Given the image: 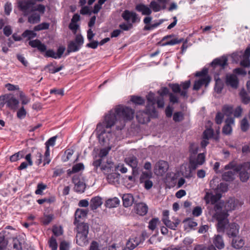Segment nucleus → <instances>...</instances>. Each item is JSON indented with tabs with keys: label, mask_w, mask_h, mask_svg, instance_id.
Listing matches in <instances>:
<instances>
[{
	"label": "nucleus",
	"mask_w": 250,
	"mask_h": 250,
	"mask_svg": "<svg viewBox=\"0 0 250 250\" xmlns=\"http://www.w3.org/2000/svg\"><path fill=\"white\" fill-rule=\"evenodd\" d=\"M134 111L122 105L116 106L106 114L102 122L98 124L96 131L99 141L104 144H108L111 140V128L116 125V129H122L125 122L133 118Z\"/></svg>",
	"instance_id": "1"
},
{
	"label": "nucleus",
	"mask_w": 250,
	"mask_h": 250,
	"mask_svg": "<svg viewBox=\"0 0 250 250\" xmlns=\"http://www.w3.org/2000/svg\"><path fill=\"white\" fill-rule=\"evenodd\" d=\"M217 212L213 214V220L217 221V230L219 232H226L229 237H235L239 233V226L236 223H229V213L221 212L220 209L216 208Z\"/></svg>",
	"instance_id": "2"
},
{
	"label": "nucleus",
	"mask_w": 250,
	"mask_h": 250,
	"mask_svg": "<svg viewBox=\"0 0 250 250\" xmlns=\"http://www.w3.org/2000/svg\"><path fill=\"white\" fill-rule=\"evenodd\" d=\"M242 205V203L240 202L239 200L234 198H230L226 203H217V204L214 206L213 208L211 207H209V214L212 218H213V214L217 212L216 208H218L219 209H220L221 212H225L228 213L229 211L237 208L239 207H241Z\"/></svg>",
	"instance_id": "3"
},
{
	"label": "nucleus",
	"mask_w": 250,
	"mask_h": 250,
	"mask_svg": "<svg viewBox=\"0 0 250 250\" xmlns=\"http://www.w3.org/2000/svg\"><path fill=\"white\" fill-rule=\"evenodd\" d=\"M205 161V155L204 153H199L196 158L193 156L190 157L189 167L188 170L183 173V175L186 178L192 177L191 169L195 170L199 166L203 165Z\"/></svg>",
	"instance_id": "4"
},
{
	"label": "nucleus",
	"mask_w": 250,
	"mask_h": 250,
	"mask_svg": "<svg viewBox=\"0 0 250 250\" xmlns=\"http://www.w3.org/2000/svg\"><path fill=\"white\" fill-rule=\"evenodd\" d=\"M191 84L190 81L188 80L181 82L180 84L170 83L169 87L174 93H179L180 96L184 98H188V91Z\"/></svg>",
	"instance_id": "5"
},
{
	"label": "nucleus",
	"mask_w": 250,
	"mask_h": 250,
	"mask_svg": "<svg viewBox=\"0 0 250 250\" xmlns=\"http://www.w3.org/2000/svg\"><path fill=\"white\" fill-rule=\"evenodd\" d=\"M29 45L32 47L37 48L41 52H45L44 56L46 57H51L55 59H57L56 53L52 49L46 50V46L42 43L39 40L36 39L30 41L29 42Z\"/></svg>",
	"instance_id": "6"
},
{
	"label": "nucleus",
	"mask_w": 250,
	"mask_h": 250,
	"mask_svg": "<svg viewBox=\"0 0 250 250\" xmlns=\"http://www.w3.org/2000/svg\"><path fill=\"white\" fill-rule=\"evenodd\" d=\"M5 104L10 109L16 110L18 108L19 101L13 94H5L0 97V104Z\"/></svg>",
	"instance_id": "7"
},
{
	"label": "nucleus",
	"mask_w": 250,
	"mask_h": 250,
	"mask_svg": "<svg viewBox=\"0 0 250 250\" xmlns=\"http://www.w3.org/2000/svg\"><path fill=\"white\" fill-rule=\"evenodd\" d=\"M147 104L146 105L147 113L150 116L156 117L157 116V112L155 107L157 97L152 92H149L146 96Z\"/></svg>",
	"instance_id": "8"
},
{
	"label": "nucleus",
	"mask_w": 250,
	"mask_h": 250,
	"mask_svg": "<svg viewBox=\"0 0 250 250\" xmlns=\"http://www.w3.org/2000/svg\"><path fill=\"white\" fill-rule=\"evenodd\" d=\"M84 42V39L81 34L76 35L75 40L70 41L67 46V52L68 54L79 51Z\"/></svg>",
	"instance_id": "9"
},
{
	"label": "nucleus",
	"mask_w": 250,
	"mask_h": 250,
	"mask_svg": "<svg viewBox=\"0 0 250 250\" xmlns=\"http://www.w3.org/2000/svg\"><path fill=\"white\" fill-rule=\"evenodd\" d=\"M18 7L22 12L24 16L34 11V3L31 0H20L18 2Z\"/></svg>",
	"instance_id": "10"
},
{
	"label": "nucleus",
	"mask_w": 250,
	"mask_h": 250,
	"mask_svg": "<svg viewBox=\"0 0 250 250\" xmlns=\"http://www.w3.org/2000/svg\"><path fill=\"white\" fill-rule=\"evenodd\" d=\"M74 189L77 192H83L85 188L84 180L81 175L76 174L72 178Z\"/></svg>",
	"instance_id": "11"
},
{
	"label": "nucleus",
	"mask_w": 250,
	"mask_h": 250,
	"mask_svg": "<svg viewBox=\"0 0 250 250\" xmlns=\"http://www.w3.org/2000/svg\"><path fill=\"white\" fill-rule=\"evenodd\" d=\"M122 17L126 22H130L133 25L140 21V18L136 12L128 10H125L122 13Z\"/></svg>",
	"instance_id": "12"
},
{
	"label": "nucleus",
	"mask_w": 250,
	"mask_h": 250,
	"mask_svg": "<svg viewBox=\"0 0 250 250\" xmlns=\"http://www.w3.org/2000/svg\"><path fill=\"white\" fill-rule=\"evenodd\" d=\"M168 164L165 161L160 160L155 165L154 172L158 176H162L168 170Z\"/></svg>",
	"instance_id": "13"
},
{
	"label": "nucleus",
	"mask_w": 250,
	"mask_h": 250,
	"mask_svg": "<svg viewBox=\"0 0 250 250\" xmlns=\"http://www.w3.org/2000/svg\"><path fill=\"white\" fill-rule=\"evenodd\" d=\"M221 198L220 194H213L211 192H207L204 197V200H205L207 204L210 203L211 206L208 207V212H209V207H211L212 208L216 204V203Z\"/></svg>",
	"instance_id": "14"
},
{
	"label": "nucleus",
	"mask_w": 250,
	"mask_h": 250,
	"mask_svg": "<svg viewBox=\"0 0 250 250\" xmlns=\"http://www.w3.org/2000/svg\"><path fill=\"white\" fill-rule=\"evenodd\" d=\"M239 81L236 75L233 74H227L226 77V84L233 89H236L238 86Z\"/></svg>",
	"instance_id": "15"
},
{
	"label": "nucleus",
	"mask_w": 250,
	"mask_h": 250,
	"mask_svg": "<svg viewBox=\"0 0 250 250\" xmlns=\"http://www.w3.org/2000/svg\"><path fill=\"white\" fill-rule=\"evenodd\" d=\"M141 241L142 238L140 236H132L126 242V248L129 250H132L135 249Z\"/></svg>",
	"instance_id": "16"
},
{
	"label": "nucleus",
	"mask_w": 250,
	"mask_h": 250,
	"mask_svg": "<svg viewBox=\"0 0 250 250\" xmlns=\"http://www.w3.org/2000/svg\"><path fill=\"white\" fill-rule=\"evenodd\" d=\"M210 81V78L209 76L200 78L199 80L195 81L193 86V89L194 90L197 91L204 85L206 87L208 86Z\"/></svg>",
	"instance_id": "17"
},
{
	"label": "nucleus",
	"mask_w": 250,
	"mask_h": 250,
	"mask_svg": "<svg viewBox=\"0 0 250 250\" xmlns=\"http://www.w3.org/2000/svg\"><path fill=\"white\" fill-rule=\"evenodd\" d=\"M135 10L143 15L149 16L152 13V10L147 5L139 3L135 6Z\"/></svg>",
	"instance_id": "18"
},
{
	"label": "nucleus",
	"mask_w": 250,
	"mask_h": 250,
	"mask_svg": "<svg viewBox=\"0 0 250 250\" xmlns=\"http://www.w3.org/2000/svg\"><path fill=\"white\" fill-rule=\"evenodd\" d=\"M228 59L225 56H222L219 58L215 59L211 63V65L215 68L219 66L224 69L227 65Z\"/></svg>",
	"instance_id": "19"
},
{
	"label": "nucleus",
	"mask_w": 250,
	"mask_h": 250,
	"mask_svg": "<svg viewBox=\"0 0 250 250\" xmlns=\"http://www.w3.org/2000/svg\"><path fill=\"white\" fill-rule=\"evenodd\" d=\"M225 125L223 128L222 132L226 135H229L232 132L231 125L234 124V118L228 117L225 121Z\"/></svg>",
	"instance_id": "20"
},
{
	"label": "nucleus",
	"mask_w": 250,
	"mask_h": 250,
	"mask_svg": "<svg viewBox=\"0 0 250 250\" xmlns=\"http://www.w3.org/2000/svg\"><path fill=\"white\" fill-rule=\"evenodd\" d=\"M212 243L214 246V247L219 250L223 249L225 247V243L223 237L219 235H215L212 238Z\"/></svg>",
	"instance_id": "21"
},
{
	"label": "nucleus",
	"mask_w": 250,
	"mask_h": 250,
	"mask_svg": "<svg viewBox=\"0 0 250 250\" xmlns=\"http://www.w3.org/2000/svg\"><path fill=\"white\" fill-rule=\"evenodd\" d=\"M136 212L141 215L144 216L146 215L148 211V207L144 203H139L135 206Z\"/></svg>",
	"instance_id": "22"
},
{
	"label": "nucleus",
	"mask_w": 250,
	"mask_h": 250,
	"mask_svg": "<svg viewBox=\"0 0 250 250\" xmlns=\"http://www.w3.org/2000/svg\"><path fill=\"white\" fill-rule=\"evenodd\" d=\"M103 204V201L100 196H95L91 198L90 201V208L91 210H95L100 207Z\"/></svg>",
	"instance_id": "23"
},
{
	"label": "nucleus",
	"mask_w": 250,
	"mask_h": 250,
	"mask_svg": "<svg viewBox=\"0 0 250 250\" xmlns=\"http://www.w3.org/2000/svg\"><path fill=\"white\" fill-rule=\"evenodd\" d=\"M163 223L166 226L167 228L170 229L175 230L177 226L180 223V220L178 219H175L174 221H171L168 219H162Z\"/></svg>",
	"instance_id": "24"
},
{
	"label": "nucleus",
	"mask_w": 250,
	"mask_h": 250,
	"mask_svg": "<svg viewBox=\"0 0 250 250\" xmlns=\"http://www.w3.org/2000/svg\"><path fill=\"white\" fill-rule=\"evenodd\" d=\"M76 243L81 246H84L88 244L87 234L77 233Z\"/></svg>",
	"instance_id": "25"
},
{
	"label": "nucleus",
	"mask_w": 250,
	"mask_h": 250,
	"mask_svg": "<svg viewBox=\"0 0 250 250\" xmlns=\"http://www.w3.org/2000/svg\"><path fill=\"white\" fill-rule=\"evenodd\" d=\"M87 210L83 209H77L75 213V221L74 222V225L79 223L80 219L86 217L87 214Z\"/></svg>",
	"instance_id": "26"
},
{
	"label": "nucleus",
	"mask_w": 250,
	"mask_h": 250,
	"mask_svg": "<svg viewBox=\"0 0 250 250\" xmlns=\"http://www.w3.org/2000/svg\"><path fill=\"white\" fill-rule=\"evenodd\" d=\"M123 205L125 207L127 208L131 206L133 202L134 198L131 194H125L122 197Z\"/></svg>",
	"instance_id": "27"
},
{
	"label": "nucleus",
	"mask_w": 250,
	"mask_h": 250,
	"mask_svg": "<svg viewBox=\"0 0 250 250\" xmlns=\"http://www.w3.org/2000/svg\"><path fill=\"white\" fill-rule=\"evenodd\" d=\"M125 161L126 164L132 168H135L138 166V159L133 155H129L126 157L125 159Z\"/></svg>",
	"instance_id": "28"
},
{
	"label": "nucleus",
	"mask_w": 250,
	"mask_h": 250,
	"mask_svg": "<svg viewBox=\"0 0 250 250\" xmlns=\"http://www.w3.org/2000/svg\"><path fill=\"white\" fill-rule=\"evenodd\" d=\"M76 225L77 226V233L88 234L89 226L87 223H78Z\"/></svg>",
	"instance_id": "29"
},
{
	"label": "nucleus",
	"mask_w": 250,
	"mask_h": 250,
	"mask_svg": "<svg viewBox=\"0 0 250 250\" xmlns=\"http://www.w3.org/2000/svg\"><path fill=\"white\" fill-rule=\"evenodd\" d=\"M84 167L83 163H80L74 165L71 169H69L67 170V173L68 175L75 173L79 172V171L84 169Z\"/></svg>",
	"instance_id": "30"
},
{
	"label": "nucleus",
	"mask_w": 250,
	"mask_h": 250,
	"mask_svg": "<svg viewBox=\"0 0 250 250\" xmlns=\"http://www.w3.org/2000/svg\"><path fill=\"white\" fill-rule=\"evenodd\" d=\"M146 115H149V114L147 113L146 109V112L144 111H139L136 114V119L138 120V122L140 124H145L146 122L148 121V119L146 116Z\"/></svg>",
	"instance_id": "31"
},
{
	"label": "nucleus",
	"mask_w": 250,
	"mask_h": 250,
	"mask_svg": "<svg viewBox=\"0 0 250 250\" xmlns=\"http://www.w3.org/2000/svg\"><path fill=\"white\" fill-rule=\"evenodd\" d=\"M244 244V239L240 237H235L232 241V246L236 249H239L243 247Z\"/></svg>",
	"instance_id": "32"
},
{
	"label": "nucleus",
	"mask_w": 250,
	"mask_h": 250,
	"mask_svg": "<svg viewBox=\"0 0 250 250\" xmlns=\"http://www.w3.org/2000/svg\"><path fill=\"white\" fill-rule=\"evenodd\" d=\"M184 41V38H175L171 40H169L168 39L166 40L165 42H160V43H161V45L163 46H167V45H174L177 44H179L182 42H183Z\"/></svg>",
	"instance_id": "33"
},
{
	"label": "nucleus",
	"mask_w": 250,
	"mask_h": 250,
	"mask_svg": "<svg viewBox=\"0 0 250 250\" xmlns=\"http://www.w3.org/2000/svg\"><path fill=\"white\" fill-rule=\"evenodd\" d=\"M120 204V200L117 197L109 199L106 201V206L109 208L116 207Z\"/></svg>",
	"instance_id": "34"
},
{
	"label": "nucleus",
	"mask_w": 250,
	"mask_h": 250,
	"mask_svg": "<svg viewBox=\"0 0 250 250\" xmlns=\"http://www.w3.org/2000/svg\"><path fill=\"white\" fill-rule=\"evenodd\" d=\"M119 176L116 173H111L107 175L106 179L109 184H114L118 182Z\"/></svg>",
	"instance_id": "35"
},
{
	"label": "nucleus",
	"mask_w": 250,
	"mask_h": 250,
	"mask_svg": "<svg viewBox=\"0 0 250 250\" xmlns=\"http://www.w3.org/2000/svg\"><path fill=\"white\" fill-rule=\"evenodd\" d=\"M24 156V152L23 151H20L11 156L10 157V161L11 162H15L23 158Z\"/></svg>",
	"instance_id": "36"
},
{
	"label": "nucleus",
	"mask_w": 250,
	"mask_h": 250,
	"mask_svg": "<svg viewBox=\"0 0 250 250\" xmlns=\"http://www.w3.org/2000/svg\"><path fill=\"white\" fill-rule=\"evenodd\" d=\"M40 15L36 13H33L28 17V21L29 23L34 24L39 22L40 21Z\"/></svg>",
	"instance_id": "37"
},
{
	"label": "nucleus",
	"mask_w": 250,
	"mask_h": 250,
	"mask_svg": "<svg viewBox=\"0 0 250 250\" xmlns=\"http://www.w3.org/2000/svg\"><path fill=\"white\" fill-rule=\"evenodd\" d=\"M35 31L34 30H26L22 33L21 36L24 38H27L28 40H31L37 36V34Z\"/></svg>",
	"instance_id": "38"
},
{
	"label": "nucleus",
	"mask_w": 250,
	"mask_h": 250,
	"mask_svg": "<svg viewBox=\"0 0 250 250\" xmlns=\"http://www.w3.org/2000/svg\"><path fill=\"white\" fill-rule=\"evenodd\" d=\"M8 244V241L5 239L4 234L0 233V250H5Z\"/></svg>",
	"instance_id": "39"
},
{
	"label": "nucleus",
	"mask_w": 250,
	"mask_h": 250,
	"mask_svg": "<svg viewBox=\"0 0 250 250\" xmlns=\"http://www.w3.org/2000/svg\"><path fill=\"white\" fill-rule=\"evenodd\" d=\"M149 7L150 9L151 8L154 12H159L163 9L162 6H161L160 4L155 0L151 1L149 4Z\"/></svg>",
	"instance_id": "40"
},
{
	"label": "nucleus",
	"mask_w": 250,
	"mask_h": 250,
	"mask_svg": "<svg viewBox=\"0 0 250 250\" xmlns=\"http://www.w3.org/2000/svg\"><path fill=\"white\" fill-rule=\"evenodd\" d=\"M234 173L232 171L225 172L222 175L223 180L226 181H232L234 179Z\"/></svg>",
	"instance_id": "41"
},
{
	"label": "nucleus",
	"mask_w": 250,
	"mask_h": 250,
	"mask_svg": "<svg viewBox=\"0 0 250 250\" xmlns=\"http://www.w3.org/2000/svg\"><path fill=\"white\" fill-rule=\"evenodd\" d=\"M240 96L242 98V102L245 104H247L249 103H250V97L248 96V93L246 92L245 89H243L240 92Z\"/></svg>",
	"instance_id": "42"
},
{
	"label": "nucleus",
	"mask_w": 250,
	"mask_h": 250,
	"mask_svg": "<svg viewBox=\"0 0 250 250\" xmlns=\"http://www.w3.org/2000/svg\"><path fill=\"white\" fill-rule=\"evenodd\" d=\"M233 111L232 107L228 105H224L222 109V113L229 117L232 114Z\"/></svg>",
	"instance_id": "43"
},
{
	"label": "nucleus",
	"mask_w": 250,
	"mask_h": 250,
	"mask_svg": "<svg viewBox=\"0 0 250 250\" xmlns=\"http://www.w3.org/2000/svg\"><path fill=\"white\" fill-rule=\"evenodd\" d=\"M243 166H242V169L240 170V172L239 173V176L241 181L243 182H245L247 181L249 178V174L248 172L243 170Z\"/></svg>",
	"instance_id": "44"
},
{
	"label": "nucleus",
	"mask_w": 250,
	"mask_h": 250,
	"mask_svg": "<svg viewBox=\"0 0 250 250\" xmlns=\"http://www.w3.org/2000/svg\"><path fill=\"white\" fill-rule=\"evenodd\" d=\"M240 127L241 130L243 132H246L249 129L250 127V125L246 118H243L241 120L240 123Z\"/></svg>",
	"instance_id": "45"
},
{
	"label": "nucleus",
	"mask_w": 250,
	"mask_h": 250,
	"mask_svg": "<svg viewBox=\"0 0 250 250\" xmlns=\"http://www.w3.org/2000/svg\"><path fill=\"white\" fill-rule=\"evenodd\" d=\"M49 248L51 250H57L58 248V244L55 238L52 236L48 241Z\"/></svg>",
	"instance_id": "46"
},
{
	"label": "nucleus",
	"mask_w": 250,
	"mask_h": 250,
	"mask_svg": "<svg viewBox=\"0 0 250 250\" xmlns=\"http://www.w3.org/2000/svg\"><path fill=\"white\" fill-rule=\"evenodd\" d=\"M49 27V24L47 22H42L41 24L35 26L34 28V30L35 31H38L42 30H45L48 29Z\"/></svg>",
	"instance_id": "47"
},
{
	"label": "nucleus",
	"mask_w": 250,
	"mask_h": 250,
	"mask_svg": "<svg viewBox=\"0 0 250 250\" xmlns=\"http://www.w3.org/2000/svg\"><path fill=\"white\" fill-rule=\"evenodd\" d=\"M184 119V114L181 112H176L173 114V120L175 122H180Z\"/></svg>",
	"instance_id": "48"
},
{
	"label": "nucleus",
	"mask_w": 250,
	"mask_h": 250,
	"mask_svg": "<svg viewBox=\"0 0 250 250\" xmlns=\"http://www.w3.org/2000/svg\"><path fill=\"white\" fill-rule=\"evenodd\" d=\"M131 101L134 104L139 105H142L145 103V100L139 96H131Z\"/></svg>",
	"instance_id": "49"
},
{
	"label": "nucleus",
	"mask_w": 250,
	"mask_h": 250,
	"mask_svg": "<svg viewBox=\"0 0 250 250\" xmlns=\"http://www.w3.org/2000/svg\"><path fill=\"white\" fill-rule=\"evenodd\" d=\"M152 177V173L151 172H143L140 178V182L141 183H143L146 180H149Z\"/></svg>",
	"instance_id": "50"
},
{
	"label": "nucleus",
	"mask_w": 250,
	"mask_h": 250,
	"mask_svg": "<svg viewBox=\"0 0 250 250\" xmlns=\"http://www.w3.org/2000/svg\"><path fill=\"white\" fill-rule=\"evenodd\" d=\"M213 133L214 131L212 129L208 128L204 131L203 134V138L209 139L212 137Z\"/></svg>",
	"instance_id": "51"
},
{
	"label": "nucleus",
	"mask_w": 250,
	"mask_h": 250,
	"mask_svg": "<svg viewBox=\"0 0 250 250\" xmlns=\"http://www.w3.org/2000/svg\"><path fill=\"white\" fill-rule=\"evenodd\" d=\"M230 169H233L234 171L238 172L242 169V165L235 167L233 163L230 162L229 164L225 166V169L228 170Z\"/></svg>",
	"instance_id": "52"
},
{
	"label": "nucleus",
	"mask_w": 250,
	"mask_h": 250,
	"mask_svg": "<svg viewBox=\"0 0 250 250\" xmlns=\"http://www.w3.org/2000/svg\"><path fill=\"white\" fill-rule=\"evenodd\" d=\"M223 89V83L220 79L216 81L215 86L214 87L215 91L218 93H220Z\"/></svg>",
	"instance_id": "53"
},
{
	"label": "nucleus",
	"mask_w": 250,
	"mask_h": 250,
	"mask_svg": "<svg viewBox=\"0 0 250 250\" xmlns=\"http://www.w3.org/2000/svg\"><path fill=\"white\" fill-rule=\"evenodd\" d=\"M13 247L12 250H22L21 243L17 238L13 240Z\"/></svg>",
	"instance_id": "54"
},
{
	"label": "nucleus",
	"mask_w": 250,
	"mask_h": 250,
	"mask_svg": "<svg viewBox=\"0 0 250 250\" xmlns=\"http://www.w3.org/2000/svg\"><path fill=\"white\" fill-rule=\"evenodd\" d=\"M47 187L46 185L43 183H39L37 185V188L35 191V193L37 195H42V191L44 190Z\"/></svg>",
	"instance_id": "55"
},
{
	"label": "nucleus",
	"mask_w": 250,
	"mask_h": 250,
	"mask_svg": "<svg viewBox=\"0 0 250 250\" xmlns=\"http://www.w3.org/2000/svg\"><path fill=\"white\" fill-rule=\"evenodd\" d=\"M26 115V111L23 106L21 107L17 111V116L20 119H22L25 118Z\"/></svg>",
	"instance_id": "56"
},
{
	"label": "nucleus",
	"mask_w": 250,
	"mask_h": 250,
	"mask_svg": "<svg viewBox=\"0 0 250 250\" xmlns=\"http://www.w3.org/2000/svg\"><path fill=\"white\" fill-rule=\"evenodd\" d=\"M189 152L190 153V157H194L198 152V147L197 146L194 144H190L189 147Z\"/></svg>",
	"instance_id": "57"
},
{
	"label": "nucleus",
	"mask_w": 250,
	"mask_h": 250,
	"mask_svg": "<svg viewBox=\"0 0 250 250\" xmlns=\"http://www.w3.org/2000/svg\"><path fill=\"white\" fill-rule=\"evenodd\" d=\"M133 27V25L130 22L123 23L119 25V27L123 31H128Z\"/></svg>",
	"instance_id": "58"
},
{
	"label": "nucleus",
	"mask_w": 250,
	"mask_h": 250,
	"mask_svg": "<svg viewBox=\"0 0 250 250\" xmlns=\"http://www.w3.org/2000/svg\"><path fill=\"white\" fill-rule=\"evenodd\" d=\"M158 222L159 219L158 218H153L151 219L149 222V229L152 230H154L156 229Z\"/></svg>",
	"instance_id": "59"
},
{
	"label": "nucleus",
	"mask_w": 250,
	"mask_h": 250,
	"mask_svg": "<svg viewBox=\"0 0 250 250\" xmlns=\"http://www.w3.org/2000/svg\"><path fill=\"white\" fill-rule=\"evenodd\" d=\"M216 250L214 246L206 247L203 245H198L195 247L194 250Z\"/></svg>",
	"instance_id": "60"
},
{
	"label": "nucleus",
	"mask_w": 250,
	"mask_h": 250,
	"mask_svg": "<svg viewBox=\"0 0 250 250\" xmlns=\"http://www.w3.org/2000/svg\"><path fill=\"white\" fill-rule=\"evenodd\" d=\"M52 231L55 236H59L62 234L63 231L61 227L54 226L53 228Z\"/></svg>",
	"instance_id": "61"
},
{
	"label": "nucleus",
	"mask_w": 250,
	"mask_h": 250,
	"mask_svg": "<svg viewBox=\"0 0 250 250\" xmlns=\"http://www.w3.org/2000/svg\"><path fill=\"white\" fill-rule=\"evenodd\" d=\"M57 138V136H53L48 139L45 143V147H48L49 148L50 146H53Z\"/></svg>",
	"instance_id": "62"
},
{
	"label": "nucleus",
	"mask_w": 250,
	"mask_h": 250,
	"mask_svg": "<svg viewBox=\"0 0 250 250\" xmlns=\"http://www.w3.org/2000/svg\"><path fill=\"white\" fill-rule=\"evenodd\" d=\"M224 114L220 112H217L215 117V122L217 124H221L223 121Z\"/></svg>",
	"instance_id": "63"
},
{
	"label": "nucleus",
	"mask_w": 250,
	"mask_h": 250,
	"mask_svg": "<svg viewBox=\"0 0 250 250\" xmlns=\"http://www.w3.org/2000/svg\"><path fill=\"white\" fill-rule=\"evenodd\" d=\"M20 99L21 101L22 104L25 105L27 104L29 101L30 99L28 98L22 92H21L20 93Z\"/></svg>",
	"instance_id": "64"
}]
</instances>
